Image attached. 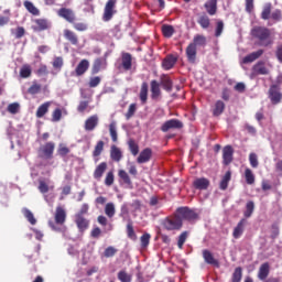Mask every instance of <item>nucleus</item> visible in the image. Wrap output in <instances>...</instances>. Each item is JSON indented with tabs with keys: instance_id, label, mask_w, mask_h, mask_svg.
<instances>
[{
	"instance_id": "obj_1",
	"label": "nucleus",
	"mask_w": 282,
	"mask_h": 282,
	"mask_svg": "<svg viewBox=\"0 0 282 282\" xmlns=\"http://www.w3.org/2000/svg\"><path fill=\"white\" fill-rule=\"evenodd\" d=\"M55 224L53 221H48L50 228L55 230V232H63L67 235V227L65 226V221L67 219V212L63 206H57L54 214Z\"/></svg>"
},
{
	"instance_id": "obj_2",
	"label": "nucleus",
	"mask_w": 282,
	"mask_h": 282,
	"mask_svg": "<svg viewBox=\"0 0 282 282\" xmlns=\"http://www.w3.org/2000/svg\"><path fill=\"white\" fill-rule=\"evenodd\" d=\"M251 36H253V39H258L260 45L263 47H268V45H272V43H274V40L271 37L270 29L265 26H254L251 30Z\"/></svg>"
},
{
	"instance_id": "obj_3",
	"label": "nucleus",
	"mask_w": 282,
	"mask_h": 282,
	"mask_svg": "<svg viewBox=\"0 0 282 282\" xmlns=\"http://www.w3.org/2000/svg\"><path fill=\"white\" fill-rule=\"evenodd\" d=\"M54 149H56V144H54V142H47L44 145L40 147V158H42L43 160H52V158H54Z\"/></svg>"
},
{
	"instance_id": "obj_4",
	"label": "nucleus",
	"mask_w": 282,
	"mask_h": 282,
	"mask_svg": "<svg viewBox=\"0 0 282 282\" xmlns=\"http://www.w3.org/2000/svg\"><path fill=\"white\" fill-rule=\"evenodd\" d=\"M163 226L165 230H180V228H182V218L176 214L173 217L166 218Z\"/></svg>"
},
{
	"instance_id": "obj_5",
	"label": "nucleus",
	"mask_w": 282,
	"mask_h": 282,
	"mask_svg": "<svg viewBox=\"0 0 282 282\" xmlns=\"http://www.w3.org/2000/svg\"><path fill=\"white\" fill-rule=\"evenodd\" d=\"M176 213L181 219H187L188 221H193L197 218V213L188 207H181Z\"/></svg>"
},
{
	"instance_id": "obj_6",
	"label": "nucleus",
	"mask_w": 282,
	"mask_h": 282,
	"mask_svg": "<svg viewBox=\"0 0 282 282\" xmlns=\"http://www.w3.org/2000/svg\"><path fill=\"white\" fill-rule=\"evenodd\" d=\"M116 8V0H109L106 3L105 11H104V21H111L113 18V14H116V11L113 10Z\"/></svg>"
},
{
	"instance_id": "obj_7",
	"label": "nucleus",
	"mask_w": 282,
	"mask_h": 282,
	"mask_svg": "<svg viewBox=\"0 0 282 282\" xmlns=\"http://www.w3.org/2000/svg\"><path fill=\"white\" fill-rule=\"evenodd\" d=\"M269 98L272 102V105H279L282 99L281 89L278 86H271L269 89Z\"/></svg>"
},
{
	"instance_id": "obj_8",
	"label": "nucleus",
	"mask_w": 282,
	"mask_h": 282,
	"mask_svg": "<svg viewBox=\"0 0 282 282\" xmlns=\"http://www.w3.org/2000/svg\"><path fill=\"white\" fill-rule=\"evenodd\" d=\"M268 74H270V70L265 67V63L258 62L252 68L251 78H253V76H265Z\"/></svg>"
},
{
	"instance_id": "obj_9",
	"label": "nucleus",
	"mask_w": 282,
	"mask_h": 282,
	"mask_svg": "<svg viewBox=\"0 0 282 282\" xmlns=\"http://www.w3.org/2000/svg\"><path fill=\"white\" fill-rule=\"evenodd\" d=\"M75 224L79 230V232H85L87 228H89V220L82 216L80 214L75 215Z\"/></svg>"
},
{
	"instance_id": "obj_10",
	"label": "nucleus",
	"mask_w": 282,
	"mask_h": 282,
	"mask_svg": "<svg viewBox=\"0 0 282 282\" xmlns=\"http://www.w3.org/2000/svg\"><path fill=\"white\" fill-rule=\"evenodd\" d=\"M183 124L177 119H171L163 123L161 127V130L166 133V131H170V129H182Z\"/></svg>"
},
{
	"instance_id": "obj_11",
	"label": "nucleus",
	"mask_w": 282,
	"mask_h": 282,
	"mask_svg": "<svg viewBox=\"0 0 282 282\" xmlns=\"http://www.w3.org/2000/svg\"><path fill=\"white\" fill-rule=\"evenodd\" d=\"M57 14L58 17H62V19L68 21V23H74V21H76V15L70 9L62 8L58 10Z\"/></svg>"
},
{
	"instance_id": "obj_12",
	"label": "nucleus",
	"mask_w": 282,
	"mask_h": 282,
	"mask_svg": "<svg viewBox=\"0 0 282 282\" xmlns=\"http://www.w3.org/2000/svg\"><path fill=\"white\" fill-rule=\"evenodd\" d=\"M98 122H99L98 115L90 116L85 121V126H84L85 131H94V129L98 127Z\"/></svg>"
},
{
	"instance_id": "obj_13",
	"label": "nucleus",
	"mask_w": 282,
	"mask_h": 282,
	"mask_svg": "<svg viewBox=\"0 0 282 282\" xmlns=\"http://www.w3.org/2000/svg\"><path fill=\"white\" fill-rule=\"evenodd\" d=\"M151 155H153V152L151 151V149L149 148L144 149L143 151H141V153L137 159L138 164H147V162L151 160Z\"/></svg>"
},
{
	"instance_id": "obj_14",
	"label": "nucleus",
	"mask_w": 282,
	"mask_h": 282,
	"mask_svg": "<svg viewBox=\"0 0 282 282\" xmlns=\"http://www.w3.org/2000/svg\"><path fill=\"white\" fill-rule=\"evenodd\" d=\"M246 230V219H241L238 225L234 228L232 237L234 239H240Z\"/></svg>"
},
{
	"instance_id": "obj_15",
	"label": "nucleus",
	"mask_w": 282,
	"mask_h": 282,
	"mask_svg": "<svg viewBox=\"0 0 282 282\" xmlns=\"http://www.w3.org/2000/svg\"><path fill=\"white\" fill-rule=\"evenodd\" d=\"M235 151L232 150V147L227 145L223 149V160L224 164L228 165L230 162H232V155Z\"/></svg>"
},
{
	"instance_id": "obj_16",
	"label": "nucleus",
	"mask_w": 282,
	"mask_h": 282,
	"mask_svg": "<svg viewBox=\"0 0 282 282\" xmlns=\"http://www.w3.org/2000/svg\"><path fill=\"white\" fill-rule=\"evenodd\" d=\"M194 188H197L198 191H206L208 186H210V181L206 177L196 178L194 181Z\"/></svg>"
},
{
	"instance_id": "obj_17",
	"label": "nucleus",
	"mask_w": 282,
	"mask_h": 282,
	"mask_svg": "<svg viewBox=\"0 0 282 282\" xmlns=\"http://www.w3.org/2000/svg\"><path fill=\"white\" fill-rule=\"evenodd\" d=\"M186 56L189 63H194L195 58H197V46L191 43L186 48Z\"/></svg>"
},
{
	"instance_id": "obj_18",
	"label": "nucleus",
	"mask_w": 282,
	"mask_h": 282,
	"mask_svg": "<svg viewBox=\"0 0 282 282\" xmlns=\"http://www.w3.org/2000/svg\"><path fill=\"white\" fill-rule=\"evenodd\" d=\"M151 98L152 100H158L160 96L162 95V90H160V84L158 80H152L151 82Z\"/></svg>"
},
{
	"instance_id": "obj_19",
	"label": "nucleus",
	"mask_w": 282,
	"mask_h": 282,
	"mask_svg": "<svg viewBox=\"0 0 282 282\" xmlns=\"http://www.w3.org/2000/svg\"><path fill=\"white\" fill-rule=\"evenodd\" d=\"M131 65H132V57H131V54H129V53H122V56H121V67H122L126 72H129V69H131Z\"/></svg>"
},
{
	"instance_id": "obj_20",
	"label": "nucleus",
	"mask_w": 282,
	"mask_h": 282,
	"mask_svg": "<svg viewBox=\"0 0 282 282\" xmlns=\"http://www.w3.org/2000/svg\"><path fill=\"white\" fill-rule=\"evenodd\" d=\"M205 9L207 14L215 17V14H217V0H207L205 2Z\"/></svg>"
},
{
	"instance_id": "obj_21",
	"label": "nucleus",
	"mask_w": 282,
	"mask_h": 282,
	"mask_svg": "<svg viewBox=\"0 0 282 282\" xmlns=\"http://www.w3.org/2000/svg\"><path fill=\"white\" fill-rule=\"evenodd\" d=\"M89 69V61L82 59L75 69L76 76H83Z\"/></svg>"
},
{
	"instance_id": "obj_22",
	"label": "nucleus",
	"mask_w": 282,
	"mask_h": 282,
	"mask_svg": "<svg viewBox=\"0 0 282 282\" xmlns=\"http://www.w3.org/2000/svg\"><path fill=\"white\" fill-rule=\"evenodd\" d=\"M139 98L141 104L147 105V100H149V84L142 83Z\"/></svg>"
},
{
	"instance_id": "obj_23",
	"label": "nucleus",
	"mask_w": 282,
	"mask_h": 282,
	"mask_svg": "<svg viewBox=\"0 0 282 282\" xmlns=\"http://www.w3.org/2000/svg\"><path fill=\"white\" fill-rule=\"evenodd\" d=\"M64 37L66 41H69L72 45H78V35L68 29L64 30Z\"/></svg>"
},
{
	"instance_id": "obj_24",
	"label": "nucleus",
	"mask_w": 282,
	"mask_h": 282,
	"mask_svg": "<svg viewBox=\"0 0 282 282\" xmlns=\"http://www.w3.org/2000/svg\"><path fill=\"white\" fill-rule=\"evenodd\" d=\"M269 274H270V264L263 263L262 265H260V269L258 272V279H260V281H265Z\"/></svg>"
},
{
	"instance_id": "obj_25",
	"label": "nucleus",
	"mask_w": 282,
	"mask_h": 282,
	"mask_svg": "<svg viewBox=\"0 0 282 282\" xmlns=\"http://www.w3.org/2000/svg\"><path fill=\"white\" fill-rule=\"evenodd\" d=\"M50 107H52V101H46L42 104L36 110V118H43V116H45V113L50 111Z\"/></svg>"
},
{
	"instance_id": "obj_26",
	"label": "nucleus",
	"mask_w": 282,
	"mask_h": 282,
	"mask_svg": "<svg viewBox=\"0 0 282 282\" xmlns=\"http://www.w3.org/2000/svg\"><path fill=\"white\" fill-rule=\"evenodd\" d=\"M110 158L113 162H120L122 160V151L118 147L111 145Z\"/></svg>"
},
{
	"instance_id": "obj_27",
	"label": "nucleus",
	"mask_w": 282,
	"mask_h": 282,
	"mask_svg": "<svg viewBox=\"0 0 282 282\" xmlns=\"http://www.w3.org/2000/svg\"><path fill=\"white\" fill-rule=\"evenodd\" d=\"M106 68H107V59L97 58L93 66V74H98L100 69H106Z\"/></svg>"
},
{
	"instance_id": "obj_28",
	"label": "nucleus",
	"mask_w": 282,
	"mask_h": 282,
	"mask_svg": "<svg viewBox=\"0 0 282 282\" xmlns=\"http://www.w3.org/2000/svg\"><path fill=\"white\" fill-rule=\"evenodd\" d=\"M63 116H67V109L56 108L52 113V122H61V118H63Z\"/></svg>"
},
{
	"instance_id": "obj_29",
	"label": "nucleus",
	"mask_w": 282,
	"mask_h": 282,
	"mask_svg": "<svg viewBox=\"0 0 282 282\" xmlns=\"http://www.w3.org/2000/svg\"><path fill=\"white\" fill-rule=\"evenodd\" d=\"M263 55V50H259L257 52L250 53L249 55L245 56L242 63H254L257 58Z\"/></svg>"
},
{
	"instance_id": "obj_30",
	"label": "nucleus",
	"mask_w": 282,
	"mask_h": 282,
	"mask_svg": "<svg viewBox=\"0 0 282 282\" xmlns=\"http://www.w3.org/2000/svg\"><path fill=\"white\" fill-rule=\"evenodd\" d=\"M177 63V57L173 56V55H169L162 63L163 67L165 69H173V67L175 66V64Z\"/></svg>"
},
{
	"instance_id": "obj_31",
	"label": "nucleus",
	"mask_w": 282,
	"mask_h": 282,
	"mask_svg": "<svg viewBox=\"0 0 282 282\" xmlns=\"http://www.w3.org/2000/svg\"><path fill=\"white\" fill-rule=\"evenodd\" d=\"M117 279L120 282H131L133 281V275L131 273H128L127 270H120L117 274Z\"/></svg>"
},
{
	"instance_id": "obj_32",
	"label": "nucleus",
	"mask_w": 282,
	"mask_h": 282,
	"mask_svg": "<svg viewBox=\"0 0 282 282\" xmlns=\"http://www.w3.org/2000/svg\"><path fill=\"white\" fill-rule=\"evenodd\" d=\"M105 171H107V163L102 162L96 167L94 172L95 180H100L102 175H105Z\"/></svg>"
},
{
	"instance_id": "obj_33",
	"label": "nucleus",
	"mask_w": 282,
	"mask_h": 282,
	"mask_svg": "<svg viewBox=\"0 0 282 282\" xmlns=\"http://www.w3.org/2000/svg\"><path fill=\"white\" fill-rule=\"evenodd\" d=\"M161 85L165 91H172L173 89V82L171 80V77L163 75L161 77Z\"/></svg>"
},
{
	"instance_id": "obj_34",
	"label": "nucleus",
	"mask_w": 282,
	"mask_h": 282,
	"mask_svg": "<svg viewBox=\"0 0 282 282\" xmlns=\"http://www.w3.org/2000/svg\"><path fill=\"white\" fill-rule=\"evenodd\" d=\"M225 109H226V104H224V101L221 100H218L214 106L213 113L214 116H221Z\"/></svg>"
},
{
	"instance_id": "obj_35",
	"label": "nucleus",
	"mask_w": 282,
	"mask_h": 282,
	"mask_svg": "<svg viewBox=\"0 0 282 282\" xmlns=\"http://www.w3.org/2000/svg\"><path fill=\"white\" fill-rule=\"evenodd\" d=\"M21 78H30L32 76V66L24 64L20 69Z\"/></svg>"
},
{
	"instance_id": "obj_36",
	"label": "nucleus",
	"mask_w": 282,
	"mask_h": 282,
	"mask_svg": "<svg viewBox=\"0 0 282 282\" xmlns=\"http://www.w3.org/2000/svg\"><path fill=\"white\" fill-rule=\"evenodd\" d=\"M232 174L230 171L226 172V174L223 176L220 181V191H226L228 188V184L230 183Z\"/></svg>"
},
{
	"instance_id": "obj_37",
	"label": "nucleus",
	"mask_w": 282,
	"mask_h": 282,
	"mask_svg": "<svg viewBox=\"0 0 282 282\" xmlns=\"http://www.w3.org/2000/svg\"><path fill=\"white\" fill-rule=\"evenodd\" d=\"M197 23L203 30H208V28H210V18H208V15H200Z\"/></svg>"
},
{
	"instance_id": "obj_38",
	"label": "nucleus",
	"mask_w": 282,
	"mask_h": 282,
	"mask_svg": "<svg viewBox=\"0 0 282 282\" xmlns=\"http://www.w3.org/2000/svg\"><path fill=\"white\" fill-rule=\"evenodd\" d=\"M203 258L209 265L217 264V260H215V257H213V253L208 250L203 251Z\"/></svg>"
},
{
	"instance_id": "obj_39",
	"label": "nucleus",
	"mask_w": 282,
	"mask_h": 282,
	"mask_svg": "<svg viewBox=\"0 0 282 282\" xmlns=\"http://www.w3.org/2000/svg\"><path fill=\"white\" fill-rule=\"evenodd\" d=\"M272 12V3H265L261 13V19L268 21L270 19V13Z\"/></svg>"
},
{
	"instance_id": "obj_40",
	"label": "nucleus",
	"mask_w": 282,
	"mask_h": 282,
	"mask_svg": "<svg viewBox=\"0 0 282 282\" xmlns=\"http://www.w3.org/2000/svg\"><path fill=\"white\" fill-rule=\"evenodd\" d=\"M118 176L120 180H122L123 184H127V186H131V177H129V174L124 170H119Z\"/></svg>"
},
{
	"instance_id": "obj_41",
	"label": "nucleus",
	"mask_w": 282,
	"mask_h": 282,
	"mask_svg": "<svg viewBox=\"0 0 282 282\" xmlns=\"http://www.w3.org/2000/svg\"><path fill=\"white\" fill-rule=\"evenodd\" d=\"M105 214L111 219L116 215V205L113 203H107L105 207Z\"/></svg>"
},
{
	"instance_id": "obj_42",
	"label": "nucleus",
	"mask_w": 282,
	"mask_h": 282,
	"mask_svg": "<svg viewBox=\"0 0 282 282\" xmlns=\"http://www.w3.org/2000/svg\"><path fill=\"white\" fill-rule=\"evenodd\" d=\"M24 8L34 17H39L40 11L34 7V3L26 0L24 1Z\"/></svg>"
},
{
	"instance_id": "obj_43",
	"label": "nucleus",
	"mask_w": 282,
	"mask_h": 282,
	"mask_svg": "<svg viewBox=\"0 0 282 282\" xmlns=\"http://www.w3.org/2000/svg\"><path fill=\"white\" fill-rule=\"evenodd\" d=\"M110 138L112 142H118V130L116 128V121H112L109 124Z\"/></svg>"
},
{
	"instance_id": "obj_44",
	"label": "nucleus",
	"mask_w": 282,
	"mask_h": 282,
	"mask_svg": "<svg viewBox=\"0 0 282 282\" xmlns=\"http://www.w3.org/2000/svg\"><path fill=\"white\" fill-rule=\"evenodd\" d=\"M162 33H163V36H165V39H171V36L175 34V29L171 25L165 24L162 26Z\"/></svg>"
},
{
	"instance_id": "obj_45",
	"label": "nucleus",
	"mask_w": 282,
	"mask_h": 282,
	"mask_svg": "<svg viewBox=\"0 0 282 282\" xmlns=\"http://www.w3.org/2000/svg\"><path fill=\"white\" fill-rule=\"evenodd\" d=\"M91 109H94V107L89 106V101H82L77 107V111H79V113H85V111L89 113Z\"/></svg>"
},
{
	"instance_id": "obj_46",
	"label": "nucleus",
	"mask_w": 282,
	"mask_h": 282,
	"mask_svg": "<svg viewBox=\"0 0 282 282\" xmlns=\"http://www.w3.org/2000/svg\"><path fill=\"white\" fill-rule=\"evenodd\" d=\"M245 180L249 185L254 184V173H252V170H250L249 167L245 170Z\"/></svg>"
},
{
	"instance_id": "obj_47",
	"label": "nucleus",
	"mask_w": 282,
	"mask_h": 282,
	"mask_svg": "<svg viewBox=\"0 0 282 282\" xmlns=\"http://www.w3.org/2000/svg\"><path fill=\"white\" fill-rule=\"evenodd\" d=\"M22 213H23L24 217L28 219V221L31 223L32 226H35V225H36V218H34V214H32V213L30 212V209L24 208V209L22 210Z\"/></svg>"
},
{
	"instance_id": "obj_48",
	"label": "nucleus",
	"mask_w": 282,
	"mask_h": 282,
	"mask_svg": "<svg viewBox=\"0 0 282 282\" xmlns=\"http://www.w3.org/2000/svg\"><path fill=\"white\" fill-rule=\"evenodd\" d=\"M35 23L40 32H42L43 30H47L50 28V22H47V20L37 19L35 20Z\"/></svg>"
},
{
	"instance_id": "obj_49",
	"label": "nucleus",
	"mask_w": 282,
	"mask_h": 282,
	"mask_svg": "<svg viewBox=\"0 0 282 282\" xmlns=\"http://www.w3.org/2000/svg\"><path fill=\"white\" fill-rule=\"evenodd\" d=\"M39 191L40 193H47L48 191H54V185H47V183L45 181H40V185H39Z\"/></svg>"
},
{
	"instance_id": "obj_50",
	"label": "nucleus",
	"mask_w": 282,
	"mask_h": 282,
	"mask_svg": "<svg viewBox=\"0 0 282 282\" xmlns=\"http://www.w3.org/2000/svg\"><path fill=\"white\" fill-rule=\"evenodd\" d=\"M105 149V142L102 141H98L96 147H95V150L93 152V155L95 158H98V155H100V153H102V150Z\"/></svg>"
},
{
	"instance_id": "obj_51",
	"label": "nucleus",
	"mask_w": 282,
	"mask_h": 282,
	"mask_svg": "<svg viewBox=\"0 0 282 282\" xmlns=\"http://www.w3.org/2000/svg\"><path fill=\"white\" fill-rule=\"evenodd\" d=\"M135 111H138V106L135 104H131L129 106L128 112L126 113L127 120H131V118H133L135 115Z\"/></svg>"
},
{
	"instance_id": "obj_52",
	"label": "nucleus",
	"mask_w": 282,
	"mask_h": 282,
	"mask_svg": "<svg viewBox=\"0 0 282 282\" xmlns=\"http://www.w3.org/2000/svg\"><path fill=\"white\" fill-rule=\"evenodd\" d=\"M21 109V105H19V102H13L10 104L7 108V111H9V113H19V110Z\"/></svg>"
},
{
	"instance_id": "obj_53",
	"label": "nucleus",
	"mask_w": 282,
	"mask_h": 282,
	"mask_svg": "<svg viewBox=\"0 0 282 282\" xmlns=\"http://www.w3.org/2000/svg\"><path fill=\"white\" fill-rule=\"evenodd\" d=\"M140 241H141V248H148L151 241V235L144 234L143 236H141Z\"/></svg>"
},
{
	"instance_id": "obj_54",
	"label": "nucleus",
	"mask_w": 282,
	"mask_h": 282,
	"mask_svg": "<svg viewBox=\"0 0 282 282\" xmlns=\"http://www.w3.org/2000/svg\"><path fill=\"white\" fill-rule=\"evenodd\" d=\"M252 213H254V203L248 202L245 210V217H251Z\"/></svg>"
},
{
	"instance_id": "obj_55",
	"label": "nucleus",
	"mask_w": 282,
	"mask_h": 282,
	"mask_svg": "<svg viewBox=\"0 0 282 282\" xmlns=\"http://www.w3.org/2000/svg\"><path fill=\"white\" fill-rule=\"evenodd\" d=\"M249 162L252 169H257V166H259V158L257 156L256 153L249 154Z\"/></svg>"
},
{
	"instance_id": "obj_56",
	"label": "nucleus",
	"mask_w": 282,
	"mask_h": 282,
	"mask_svg": "<svg viewBox=\"0 0 282 282\" xmlns=\"http://www.w3.org/2000/svg\"><path fill=\"white\" fill-rule=\"evenodd\" d=\"M223 32H224V21L219 20V21L216 23L215 36H216V37L221 36Z\"/></svg>"
},
{
	"instance_id": "obj_57",
	"label": "nucleus",
	"mask_w": 282,
	"mask_h": 282,
	"mask_svg": "<svg viewBox=\"0 0 282 282\" xmlns=\"http://www.w3.org/2000/svg\"><path fill=\"white\" fill-rule=\"evenodd\" d=\"M241 276H242V271H241V268L238 267L235 269L231 282H241Z\"/></svg>"
},
{
	"instance_id": "obj_58",
	"label": "nucleus",
	"mask_w": 282,
	"mask_h": 282,
	"mask_svg": "<svg viewBox=\"0 0 282 282\" xmlns=\"http://www.w3.org/2000/svg\"><path fill=\"white\" fill-rule=\"evenodd\" d=\"M115 181L113 172L110 171L107 173L106 178H105V184L106 186H112Z\"/></svg>"
},
{
	"instance_id": "obj_59",
	"label": "nucleus",
	"mask_w": 282,
	"mask_h": 282,
	"mask_svg": "<svg viewBox=\"0 0 282 282\" xmlns=\"http://www.w3.org/2000/svg\"><path fill=\"white\" fill-rule=\"evenodd\" d=\"M194 45H206V36L204 35H196L194 36Z\"/></svg>"
},
{
	"instance_id": "obj_60",
	"label": "nucleus",
	"mask_w": 282,
	"mask_h": 282,
	"mask_svg": "<svg viewBox=\"0 0 282 282\" xmlns=\"http://www.w3.org/2000/svg\"><path fill=\"white\" fill-rule=\"evenodd\" d=\"M270 19H272V21H275V22L281 21V19H282L281 10L275 9V10L271 13Z\"/></svg>"
},
{
	"instance_id": "obj_61",
	"label": "nucleus",
	"mask_w": 282,
	"mask_h": 282,
	"mask_svg": "<svg viewBox=\"0 0 282 282\" xmlns=\"http://www.w3.org/2000/svg\"><path fill=\"white\" fill-rule=\"evenodd\" d=\"M129 149L132 155H138V153L140 152V148L138 147V144H135L134 141H129Z\"/></svg>"
},
{
	"instance_id": "obj_62",
	"label": "nucleus",
	"mask_w": 282,
	"mask_h": 282,
	"mask_svg": "<svg viewBox=\"0 0 282 282\" xmlns=\"http://www.w3.org/2000/svg\"><path fill=\"white\" fill-rule=\"evenodd\" d=\"M53 67L55 69H62L63 68V57H55L53 61Z\"/></svg>"
},
{
	"instance_id": "obj_63",
	"label": "nucleus",
	"mask_w": 282,
	"mask_h": 282,
	"mask_svg": "<svg viewBox=\"0 0 282 282\" xmlns=\"http://www.w3.org/2000/svg\"><path fill=\"white\" fill-rule=\"evenodd\" d=\"M39 91H41V85L40 84H33L30 88H29V94H32L33 96L39 94Z\"/></svg>"
},
{
	"instance_id": "obj_64",
	"label": "nucleus",
	"mask_w": 282,
	"mask_h": 282,
	"mask_svg": "<svg viewBox=\"0 0 282 282\" xmlns=\"http://www.w3.org/2000/svg\"><path fill=\"white\" fill-rule=\"evenodd\" d=\"M275 56H276L279 63H282V43L278 44L276 50H275Z\"/></svg>"
}]
</instances>
